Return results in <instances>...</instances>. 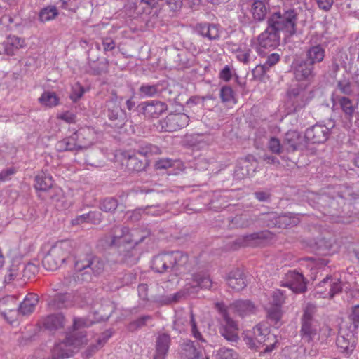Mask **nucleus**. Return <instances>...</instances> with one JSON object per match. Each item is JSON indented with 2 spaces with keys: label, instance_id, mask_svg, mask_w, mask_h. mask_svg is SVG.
<instances>
[{
  "label": "nucleus",
  "instance_id": "obj_1",
  "mask_svg": "<svg viewBox=\"0 0 359 359\" xmlns=\"http://www.w3.org/2000/svg\"><path fill=\"white\" fill-rule=\"evenodd\" d=\"M297 14L294 8H288L273 13L268 21V27L257 39L252 41V47L260 55L275 48L279 43L280 32L290 36L296 32Z\"/></svg>",
  "mask_w": 359,
  "mask_h": 359
},
{
  "label": "nucleus",
  "instance_id": "obj_2",
  "mask_svg": "<svg viewBox=\"0 0 359 359\" xmlns=\"http://www.w3.org/2000/svg\"><path fill=\"white\" fill-rule=\"evenodd\" d=\"M90 323L83 318L74 320L72 330L66 333L62 340L57 341L51 350L52 359H65L72 356L87 343L86 333L83 328Z\"/></svg>",
  "mask_w": 359,
  "mask_h": 359
},
{
  "label": "nucleus",
  "instance_id": "obj_3",
  "mask_svg": "<svg viewBox=\"0 0 359 359\" xmlns=\"http://www.w3.org/2000/svg\"><path fill=\"white\" fill-rule=\"evenodd\" d=\"M244 340L250 348L258 350L266 346L261 354L271 352L278 341L276 335L271 333L268 323L264 322L257 324L252 330L246 331Z\"/></svg>",
  "mask_w": 359,
  "mask_h": 359
},
{
  "label": "nucleus",
  "instance_id": "obj_4",
  "mask_svg": "<svg viewBox=\"0 0 359 359\" xmlns=\"http://www.w3.org/2000/svg\"><path fill=\"white\" fill-rule=\"evenodd\" d=\"M97 140V135L93 128H82L72 136L57 142L55 148L58 151L84 149L90 147Z\"/></svg>",
  "mask_w": 359,
  "mask_h": 359
},
{
  "label": "nucleus",
  "instance_id": "obj_5",
  "mask_svg": "<svg viewBox=\"0 0 359 359\" xmlns=\"http://www.w3.org/2000/svg\"><path fill=\"white\" fill-rule=\"evenodd\" d=\"M73 251L72 242L68 240L58 241L51 245L43 258V267L49 271L57 269L70 257Z\"/></svg>",
  "mask_w": 359,
  "mask_h": 359
},
{
  "label": "nucleus",
  "instance_id": "obj_6",
  "mask_svg": "<svg viewBox=\"0 0 359 359\" xmlns=\"http://www.w3.org/2000/svg\"><path fill=\"white\" fill-rule=\"evenodd\" d=\"M145 237L146 233H141L138 229L130 230L128 227L118 226L113 228L111 235L106 242L110 246L120 248L126 244L137 245Z\"/></svg>",
  "mask_w": 359,
  "mask_h": 359
},
{
  "label": "nucleus",
  "instance_id": "obj_7",
  "mask_svg": "<svg viewBox=\"0 0 359 359\" xmlns=\"http://www.w3.org/2000/svg\"><path fill=\"white\" fill-rule=\"evenodd\" d=\"M187 259V256L180 251L161 253L154 257L152 269L158 273L170 269L177 274L179 267L184 265Z\"/></svg>",
  "mask_w": 359,
  "mask_h": 359
},
{
  "label": "nucleus",
  "instance_id": "obj_8",
  "mask_svg": "<svg viewBox=\"0 0 359 359\" xmlns=\"http://www.w3.org/2000/svg\"><path fill=\"white\" fill-rule=\"evenodd\" d=\"M212 285L210 277L205 274H196L192 280L186 284L183 290L165 297L161 302L162 304H170L179 302L187 295H190L198 292V288L208 289Z\"/></svg>",
  "mask_w": 359,
  "mask_h": 359
},
{
  "label": "nucleus",
  "instance_id": "obj_9",
  "mask_svg": "<svg viewBox=\"0 0 359 359\" xmlns=\"http://www.w3.org/2000/svg\"><path fill=\"white\" fill-rule=\"evenodd\" d=\"M315 306L313 304H309L302 317L301 332L303 339L308 341H316L319 330L318 323L312 318Z\"/></svg>",
  "mask_w": 359,
  "mask_h": 359
},
{
  "label": "nucleus",
  "instance_id": "obj_10",
  "mask_svg": "<svg viewBox=\"0 0 359 359\" xmlns=\"http://www.w3.org/2000/svg\"><path fill=\"white\" fill-rule=\"evenodd\" d=\"M189 116L184 113L170 114L160 121L161 131L173 132L187 126Z\"/></svg>",
  "mask_w": 359,
  "mask_h": 359
},
{
  "label": "nucleus",
  "instance_id": "obj_11",
  "mask_svg": "<svg viewBox=\"0 0 359 359\" xmlns=\"http://www.w3.org/2000/svg\"><path fill=\"white\" fill-rule=\"evenodd\" d=\"M341 290V282L339 278L326 277L317 286L316 293L323 298H332Z\"/></svg>",
  "mask_w": 359,
  "mask_h": 359
},
{
  "label": "nucleus",
  "instance_id": "obj_12",
  "mask_svg": "<svg viewBox=\"0 0 359 359\" xmlns=\"http://www.w3.org/2000/svg\"><path fill=\"white\" fill-rule=\"evenodd\" d=\"M217 307L223 313L224 324L221 328L222 335L229 341L236 342L238 339V325L223 311V305L217 304Z\"/></svg>",
  "mask_w": 359,
  "mask_h": 359
},
{
  "label": "nucleus",
  "instance_id": "obj_13",
  "mask_svg": "<svg viewBox=\"0 0 359 359\" xmlns=\"http://www.w3.org/2000/svg\"><path fill=\"white\" fill-rule=\"evenodd\" d=\"M189 324L191 327L193 336L196 339L201 340V334L198 331L196 328V323L194 319L192 313L180 312L176 314V319L175 320L173 325V327L175 330L178 331L179 332H182Z\"/></svg>",
  "mask_w": 359,
  "mask_h": 359
},
{
  "label": "nucleus",
  "instance_id": "obj_14",
  "mask_svg": "<svg viewBox=\"0 0 359 359\" xmlns=\"http://www.w3.org/2000/svg\"><path fill=\"white\" fill-rule=\"evenodd\" d=\"M355 339L351 331L342 327L339 330L336 344L341 353L350 354L355 347Z\"/></svg>",
  "mask_w": 359,
  "mask_h": 359
},
{
  "label": "nucleus",
  "instance_id": "obj_15",
  "mask_svg": "<svg viewBox=\"0 0 359 359\" xmlns=\"http://www.w3.org/2000/svg\"><path fill=\"white\" fill-rule=\"evenodd\" d=\"M281 285L289 287L295 293L304 292L306 288L303 276L296 271H290L286 273L281 281Z\"/></svg>",
  "mask_w": 359,
  "mask_h": 359
},
{
  "label": "nucleus",
  "instance_id": "obj_16",
  "mask_svg": "<svg viewBox=\"0 0 359 359\" xmlns=\"http://www.w3.org/2000/svg\"><path fill=\"white\" fill-rule=\"evenodd\" d=\"M330 135V129L323 125H315L308 128L305 132L306 142L313 144L325 142Z\"/></svg>",
  "mask_w": 359,
  "mask_h": 359
},
{
  "label": "nucleus",
  "instance_id": "obj_17",
  "mask_svg": "<svg viewBox=\"0 0 359 359\" xmlns=\"http://www.w3.org/2000/svg\"><path fill=\"white\" fill-rule=\"evenodd\" d=\"M306 142L305 135L302 136L296 130H290L285 135L283 149L287 152H292L304 147Z\"/></svg>",
  "mask_w": 359,
  "mask_h": 359
},
{
  "label": "nucleus",
  "instance_id": "obj_18",
  "mask_svg": "<svg viewBox=\"0 0 359 359\" xmlns=\"http://www.w3.org/2000/svg\"><path fill=\"white\" fill-rule=\"evenodd\" d=\"M262 220L269 227L283 228L294 224V221L288 215H278L276 212H269L263 215Z\"/></svg>",
  "mask_w": 359,
  "mask_h": 359
},
{
  "label": "nucleus",
  "instance_id": "obj_19",
  "mask_svg": "<svg viewBox=\"0 0 359 359\" xmlns=\"http://www.w3.org/2000/svg\"><path fill=\"white\" fill-rule=\"evenodd\" d=\"M182 354L186 359H208L205 351L198 343L186 341L182 346Z\"/></svg>",
  "mask_w": 359,
  "mask_h": 359
},
{
  "label": "nucleus",
  "instance_id": "obj_20",
  "mask_svg": "<svg viewBox=\"0 0 359 359\" xmlns=\"http://www.w3.org/2000/svg\"><path fill=\"white\" fill-rule=\"evenodd\" d=\"M142 104L143 114L148 118H158L167 109L166 104L160 101L152 100L143 102Z\"/></svg>",
  "mask_w": 359,
  "mask_h": 359
},
{
  "label": "nucleus",
  "instance_id": "obj_21",
  "mask_svg": "<svg viewBox=\"0 0 359 359\" xmlns=\"http://www.w3.org/2000/svg\"><path fill=\"white\" fill-rule=\"evenodd\" d=\"M248 6L253 20L259 22L264 20L268 8L262 0H249Z\"/></svg>",
  "mask_w": 359,
  "mask_h": 359
},
{
  "label": "nucleus",
  "instance_id": "obj_22",
  "mask_svg": "<svg viewBox=\"0 0 359 359\" xmlns=\"http://www.w3.org/2000/svg\"><path fill=\"white\" fill-rule=\"evenodd\" d=\"M196 29L199 34L210 40L218 39L222 32L218 25L208 23H199Z\"/></svg>",
  "mask_w": 359,
  "mask_h": 359
},
{
  "label": "nucleus",
  "instance_id": "obj_23",
  "mask_svg": "<svg viewBox=\"0 0 359 359\" xmlns=\"http://www.w3.org/2000/svg\"><path fill=\"white\" fill-rule=\"evenodd\" d=\"M226 281L228 285L236 291H240L246 286L243 274L242 271L238 269L231 271L229 273Z\"/></svg>",
  "mask_w": 359,
  "mask_h": 359
},
{
  "label": "nucleus",
  "instance_id": "obj_24",
  "mask_svg": "<svg viewBox=\"0 0 359 359\" xmlns=\"http://www.w3.org/2000/svg\"><path fill=\"white\" fill-rule=\"evenodd\" d=\"M229 309L243 317L252 313L255 307L249 300H237L231 304Z\"/></svg>",
  "mask_w": 359,
  "mask_h": 359
},
{
  "label": "nucleus",
  "instance_id": "obj_25",
  "mask_svg": "<svg viewBox=\"0 0 359 359\" xmlns=\"http://www.w3.org/2000/svg\"><path fill=\"white\" fill-rule=\"evenodd\" d=\"M5 52L7 55H12L15 51L25 46V40L15 36H9L3 43Z\"/></svg>",
  "mask_w": 359,
  "mask_h": 359
},
{
  "label": "nucleus",
  "instance_id": "obj_26",
  "mask_svg": "<svg viewBox=\"0 0 359 359\" xmlns=\"http://www.w3.org/2000/svg\"><path fill=\"white\" fill-rule=\"evenodd\" d=\"M37 303L38 297L36 294H29L19 306L18 312L23 316L29 315L34 311Z\"/></svg>",
  "mask_w": 359,
  "mask_h": 359
},
{
  "label": "nucleus",
  "instance_id": "obj_27",
  "mask_svg": "<svg viewBox=\"0 0 359 359\" xmlns=\"http://www.w3.org/2000/svg\"><path fill=\"white\" fill-rule=\"evenodd\" d=\"M170 337L166 334H162L158 337L154 358L165 359L170 346Z\"/></svg>",
  "mask_w": 359,
  "mask_h": 359
},
{
  "label": "nucleus",
  "instance_id": "obj_28",
  "mask_svg": "<svg viewBox=\"0 0 359 359\" xmlns=\"http://www.w3.org/2000/svg\"><path fill=\"white\" fill-rule=\"evenodd\" d=\"M64 323L65 318L60 313L48 316L42 321L44 327L51 331L62 327Z\"/></svg>",
  "mask_w": 359,
  "mask_h": 359
},
{
  "label": "nucleus",
  "instance_id": "obj_29",
  "mask_svg": "<svg viewBox=\"0 0 359 359\" xmlns=\"http://www.w3.org/2000/svg\"><path fill=\"white\" fill-rule=\"evenodd\" d=\"M270 236V232L267 231L246 235L244 236L243 245L256 246L262 245L265 240Z\"/></svg>",
  "mask_w": 359,
  "mask_h": 359
},
{
  "label": "nucleus",
  "instance_id": "obj_30",
  "mask_svg": "<svg viewBox=\"0 0 359 359\" xmlns=\"http://www.w3.org/2000/svg\"><path fill=\"white\" fill-rule=\"evenodd\" d=\"M53 186V179L49 173L42 172L36 176L34 187L36 189L47 191Z\"/></svg>",
  "mask_w": 359,
  "mask_h": 359
},
{
  "label": "nucleus",
  "instance_id": "obj_31",
  "mask_svg": "<svg viewBox=\"0 0 359 359\" xmlns=\"http://www.w3.org/2000/svg\"><path fill=\"white\" fill-rule=\"evenodd\" d=\"M295 78L299 81L310 82L313 78V67L311 65H301L294 72Z\"/></svg>",
  "mask_w": 359,
  "mask_h": 359
},
{
  "label": "nucleus",
  "instance_id": "obj_32",
  "mask_svg": "<svg viewBox=\"0 0 359 359\" xmlns=\"http://www.w3.org/2000/svg\"><path fill=\"white\" fill-rule=\"evenodd\" d=\"M307 60L310 62V65L321 62L325 57V50L320 46H313L307 50Z\"/></svg>",
  "mask_w": 359,
  "mask_h": 359
},
{
  "label": "nucleus",
  "instance_id": "obj_33",
  "mask_svg": "<svg viewBox=\"0 0 359 359\" xmlns=\"http://www.w3.org/2000/svg\"><path fill=\"white\" fill-rule=\"evenodd\" d=\"M155 167L158 170L174 168L179 170H182L184 168L181 161H172L170 158H161L158 160L155 163Z\"/></svg>",
  "mask_w": 359,
  "mask_h": 359
},
{
  "label": "nucleus",
  "instance_id": "obj_34",
  "mask_svg": "<svg viewBox=\"0 0 359 359\" xmlns=\"http://www.w3.org/2000/svg\"><path fill=\"white\" fill-rule=\"evenodd\" d=\"M39 100L42 105L47 107H55L59 103V97L55 91H44Z\"/></svg>",
  "mask_w": 359,
  "mask_h": 359
},
{
  "label": "nucleus",
  "instance_id": "obj_35",
  "mask_svg": "<svg viewBox=\"0 0 359 359\" xmlns=\"http://www.w3.org/2000/svg\"><path fill=\"white\" fill-rule=\"evenodd\" d=\"M86 266H89L88 271L85 273H89L91 271L95 275L100 274L104 269V262L97 257L91 255L90 260L86 261Z\"/></svg>",
  "mask_w": 359,
  "mask_h": 359
},
{
  "label": "nucleus",
  "instance_id": "obj_36",
  "mask_svg": "<svg viewBox=\"0 0 359 359\" xmlns=\"http://www.w3.org/2000/svg\"><path fill=\"white\" fill-rule=\"evenodd\" d=\"M23 271L20 263H13L5 276V281L9 283L13 280L22 277Z\"/></svg>",
  "mask_w": 359,
  "mask_h": 359
},
{
  "label": "nucleus",
  "instance_id": "obj_37",
  "mask_svg": "<svg viewBox=\"0 0 359 359\" xmlns=\"http://www.w3.org/2000/svg\"><path fill=\"white\" fill-rule=\"evenodd\" d=\"M58 15L57 9L54 6L43 8L39 13V20L45 22L53 20Z\"/></svg>",
  "mask_w": 359,
  "mask_h": 359
},
{
  "label": "nucleus",
  "instance_id": "obj_38",
  "mask_svg": "<svg viewBox=\"0 0 359 359\" xmlns=\"http://www.w3.org/2000/svg\"><path fill=\"white\" fill-rule=\"evenodd\" d=\"M285 298V294L281 290H276L270 294L268 305L281 307Z\"/></svg>",
  "mask_w": 359,
  "mask_h": 359
},
{
  "label": "nucleus",
  "instance_id": "obj_39",
  "mask_svg": "<svg viewBox=\"0 0 359 359\" xmlns=\"http://www.w3.org/2000/svg\"><path fill=\"white\" fill-rule=\"evenodd\" d=\"M238 353L231 348L222 347L217 351L215 359H238Z\"/></svg>",
  "mask_w": 359,
  "mask_h": 359
},
{
  "label": "nucleus",
  "instance_id": "obj_40",
  "mask_svg": "<svg viewBox=\"0 0 359 359\" xmlns=\"http://www.w3.org/2000/svg\"><path fill=\"white\" fill-rule=\"evenodd\" d=\"M266 309L269 319L273 321L274 324H277L282 316L281 307L267 305Z\"/></svg>",
  "mask_w": 359,
  "mask_h": 359
},
{
  "label": "nucleus",
  "instance_id": "obj_41",
  "mask_svg": "<svg viewBox=\"0 0 359 359\" xmlns=\"http://www.w3.org/2000/svg\"><path fill=\"white\" fill-rule=\"evenodd\" d=\"M339 104L342 110L348 115H351L355 109V104L353 100L346 97H341L339 99Z\"/></svg>",
  "mask_w": 359,
  "mask_h": 359
},
{
  "label": "nucleus",
  "instance_id": "obj_42",
  "mask_svg": "<svg viewBox=\"0 0 359 359\" xmlns=\"http://www.w3.org/2000/svg\"><path fill=\"white\" fill-rule=\"evenodd\" d=\"M118 206V202L113 198H107L102 200L100 204V210L104 212H113Z\"/></svg>",
  "mask_w": 359,
  "mask_h": 359
},
{
  "label": "nucleus",
  "instance_id": "obj_43",
  "mask_svg": "<svg viewBox=\"0 0 359 359\" xmlns=\"http://www.w3.org/2000/svg\"><path fill=\"white\" fill-rule=\"evenodd\" d=\"M236 75V71L232 66L225 65L219 73V78L220 80L228 82L233 76Z\"/></svg>",
  "mask_w": 359,
  "mask_h": 359
},
{
  "label": "nucleus",
  "instance_id": "obj_44",
  "mask_svg": "<svg viewBox=\"0 0 359 359\" xmlns=\"http://www.w3.org/2000/svg\"><path fill=\"white\" fill-rule=\"evenodd\" d=\"M110 337L111 334L104 333L102 337H100L97 339V345L90 346V348L85 352L86 357H90L93 352L98 349V347L102 346Z\"/></svg>",
  "mask_w": 359,
  "mask_h": 359
},
{
  "label": "nucleus",
  "instance_id": "obj_45",
  "mask_svg": "<svg viewBox=\"0 0 359 359\" xmlns=\"http://www.w3.org/2000/svg\"><path fill=\"white\" fill-rule=\"evenodd\" d=\"M268 147L273 154H280L285 151V149H283V144H281L280 140L276 137H271L269 140Z\"/></svg>",
  "mask_w": 359,
  "mask_h": 359
},
{
  "label": "nucleus",
  "instance_id": "obj_46",
  "mask_svg": "<svg viewBox=\"0 0 359 359\" xmlns=\"http://www.w3.org/2000/svg\"><path fill=\"white\" fill-rule=\"evenodd\" d=\"M21 269L23 271L22 278H30L37 273L39 270L37 265L33 263H29L27 265L21 264Z\"/></svg>",
  "mask_w": 359,
  "mask_h": 359
},
{
  "label": "nucleus",
  "instance_id": "obj_47",
  "mask_svg": "<svg viewBox=\"0 0 359 359\" xmlns=\"http://www.w3.org/2000/svg\"><path fill=\"white\" fill-rule=\"evenodd\" d=\"M142 213L151 215L154 216L161 215L160 211L158 210H157L156 207H149V208H139L133 212V215L135 217V219H139L140 216L141 215Z\"/></svg>",
  "mask_w": 359,
  "mask_h": 359
},
{
  "label": "nucleus",
  "instance_id": "obj_48",
  "mask_svg": "<svg viewBox=\"0 0 359 359\" xmlns=\"http://www.w3.org/2000/svg\"><path fill=\"white\" fill-rule=\"evenodd\" d=\"M151 316L149 315L143 316L136 320L132 322L129 325V330L133 331L136 329L140 328L145 325L147 322L151 320Z\"/></svg>",
  "mask_w": 359,
  "mask_h": 359
},
{
  "label": "nucleus",
  "instance_id": "obj_49",
  "mask_svg": "<svg viewBox=\"0 0 359 359\" xmlns=\"http://www.w3.org/2000/svg\"><path fill=\"white\" fill-rule=\"evenodd\" d=\"M90 257L91 255H87L85 257H81L76 260L75 262V269L79 272H81L84 270L88 271L89 266H86V261L90 260Z\"/></svg>",
  "mask_w": 359,
  "mask_h": 359
},
{
  "label": "nucleus",
  "instance_id": "obj_50",
  "mask_svg": "<svg viewBox=\"0 0 359 359\" xmlns=\"http://www.w3.org/2000/svg\"><path fill=\"white\" fill-rule=\"evenodd\" d=\"M251 50L250 49L238 50L236 54V58L243 64H248L251 60Z\"/></svg>",
  "mask_w": 359,
  "mask_h": 359
},
{
  "label": "nucleus",
  "instance_id": "obj_51",
  "mask_svg": "<svg viewBox=\"0 0 359 359\" xmlns=\"http://www.w3.org/2000/svg\"><path fill=\"white\" fill-rule=\"evenodd\" d=\"M72 295L69 293H66L63 294H58L56 297V299L60 304L58 306H71L73 303Z\"/></svg>",
  "mask_w": 359,
  "mask_h": 359
},
{
  "label": "nucleus",
  "instance_id": "obj_52",
  "mask_svg": "<svg viewBox=\"0 0 359 359\" xmlns=\"http://www.w3.org/2000/svg\"><path fill=\"white\" fill-rule=\"evenodd\" d=\"M235 91H220V97L224 102L234 104L236 102Z\"/></svg>",
  "mask_w": 359,
  "mask_h": 359
},
{
  "label": "nucleus",
  "instance_id": "obj_53",
  "mask_svg": "<svg viewBox=\"0 0 359 359\" xmlns=\"http://www.w3.org/2000/svg\"><path fill=\"white\" fill-rule=\"evenodd\" d=\"M331 330L327 326L319 327L316 341L323 342L330 336Z\"/></svg>",
  "mask_w": 359,
  "mask_h": 359
},
{
  "label": "nucleus",
  "instance_id": "obj_54",
  "mask_svg": "<svg viewBox=\"0 0 359 359\" xmlns=\"http://www.w3.org/2000/svg\"><path fill=\"white\" fill-rule=\"evenodd\" d=\"M57 118L61 119L68 123H74L76 121V115L69 111L60 112L57 114Z\"/></svg>",
  "mask_w": 359,
  "mask_h": 359
},
{
  "label": "nucleus",
  "instance_id": "obj_55",
  "mask_svg": "<svg viewBox=\"0 0 359 359\" xmlns=\"http://www.w3.org/2000/svg\"><path fill=\"white\" fill-rule=\"evenodd\" d=\"M349 318L353 323L354 329H357L359 326V304L354 306L351 309Z\"/></svg>",
  "mask_w": 359,
  "mask_h": 359
},
{
  "label": "nucleus",
  "instance_id": "obj_56",
  "mask_svg": "<svg viewBox=\"0 0 359 359\" xmlns=\"http://www.w3.org/2000/svg\"><path fill=\"white\" fill-rule=\"evenodd\" d=\"M15 173L13 168H8L0 172V182H6L11 180V177Z\"/></svg>",
  "mask_w": 359,
  "mask_h": 359
},
{
  "label": "nucleus",
  "instance_id": "obj_57",
  "mask_svg": "<svg viewBox=\"0 0 359 359\" xmlns=\"http://www.w3.org/2000/svg\"><path fill=\"white\" fill-rule=\"evenodd\" d=\"M88 214V222L93 224H99L102 221V214L100 212H89Z\"/></svg>",
  "mask_w": 359,
  "mask_h": 359
},
{
  "label": "nucleus",
  "instance_id": "obj_58",
  "mask_svg": "<svg viewBox=\"0 0 359 359\" xmlns=\"http://www.w3.org/2000/svg\"><path fill=\"white\" fill-rule=\"evenodd\" d=\"M316 1L319 8L325 11H329L334 4V0H316Z\"/></svg>",
  "mask_w": 359,
  "mask_h": 359
},
{
  "label": "nucleus",
  "instance_id": "obj_59",
  "mask_svg": "<svg viewBox=\"0 0 359 359\" xmlns=\"http://www.w3.org/2000/svg\"><path fill=\"white\" fill-rule=\"evenodd\" d=\"M279 60L280 56L278 54L272 53L268 57L266 62L264 63V65L267 68L269 69L271 67L276 65L279 61Z\"/></svg>",
  "mask_w": 359,
  "mask_h": 359
},
{
  "label": "nucleus",
  "instance_id": "obj_60",
  "mask_svg": "<svg viewBox=\"0 0 359 359\" xmlns=\"http://www.w3.org/2000/svg\"><path fill=\"white\" fill-rule=\"evenodd\" d=\"M269 69L266 67V65H259L255 67V69H252V74L255 77H260L262 76L265 72Z\"/></svg>",
  "mask_w": 359,
  "mask_h": 359
},
{
  "label": "nucleus",
  "instance_id": "obj_61",
  "mask_svg": "<svg viewBox=\"0 0 359 359\" xmlns=\"http://www.w3.org/2000/svg\"><path fill=\"white\" fill-rule=\"evenodd\" d=\"M83 223H88V214H83L79 216H76L75 218H74L72 220V224L75 225H80Z\"/></svg>",
  "mask_w": 359,
  "mask_h": 359
},
{
  "label": "nucleus",
  "instance_id": "obj_62",
  "mask_svg": "<svg viewBox=\"0 0 359 359\" xmlns=\"http://www.w3.org/2000/svg\"><path fill=\"white\" fill-rule=\"evenodd\" d=\"M168 4L171 10L177 11L182 7V0H168Z\"/></svg>",
  "mask_w": 359,
  "mask_h": 359
},
{
  "label": "nucleus",
  "instance_id": "obj_63",
  "mask_svg": "<svg viewBox=\"0 0 359 359\" xmlns=\"http://www.w3.org/2000/svg\"><path fill=\"white\" fill-rule=\"evenodd\" d=\"M104 50L105 51L111 50L115 47V43L111 39H105L102 42Z\"/></svg>",
  "mask_w": 359,
  "mask_h": 359
},
{
  "label": "nucleus",
  "instance_id": "obj_64",
  "mask_svg": "<svg viewBox=\"0 0 359 359\" xmlns=\"http://www.w3.org/2000/svg\"><path fill=\"white\" fill-rule=\"evenodd\" d=\"M338 87L339 90H346L350 87V81L348 79L344 78L338 81Z\"/></svg>",
  "mask_w": 359,
  "mask_h": 359
}]
</instances>
